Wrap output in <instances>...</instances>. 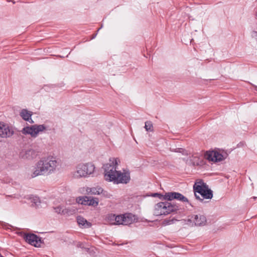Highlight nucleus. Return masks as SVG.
Listing matches in <instances>:
<instances>
[{"mask_svg": "<svg viewBox=\"0 0 257 257\" xmlns=\"http://www.w3.org/2000/svg\"><path fill=\"white\" fill-rule=\"evenodd\" d=\"M58 166L59 162L56 157L52 156L43 157L33 166L31 176L35 178L52 174L56 171Z\"/></svg>", "mask_w": 257, "mask_h": 257, "instance_id": "nucleus-1", "label": "nucleus"}, {"mask_svg": "<svg viewBox=\"0 0 257 257\" xmlns=\"http://www.w3.org/2000/svg\"><path fill=\"white\" fill-rule=\"evenodd\" d=\"M256 197H253L252 198L254 200L256 199Z\"/></svg>", "mask_w": 257, "mask_h": 257, "instance_id": "nucleus-28", "label": "nucleus"}, {"mask_svg": "<svg viewBox=\"0 0 257 257\" xmlns=\"http://www.w3.org/2000/svg\"><path fill=\"white\" fill-rule=\"evenodd\" d=\"M77 221L79 225L83 228H88L91 225V223L88 222L86 219L80 216L77 217Z\"/></svg>", "mask_w": 257, "mask_h": 257, "instance_id": "nucleus-17", "label": "nucleus"}, {"mask_svg": "<svg viewBox=\"0 0 257 257\" xmlns=\"http://www.w3.org/2000/svg\"><path fill=\"white\" fill-rule=\"evenodd\" d=\"M14 134V131L9 126L3 122H0V137L8 138Z\"/></svg>", "mask_w": 257, "mask_h": 257, "instance_id": "nucleus-11", "label": "nucleus"}, {"mask_svg": "<svg viewBox=\"0 0 257 257\" xmlns=\"http://www.w3.org/2000/svg\"><path fill=\"white\" fill-rule=\"evenodd\" d=\"M33 112L29 111L27 109H23L20 112V115L25 121H28L31 123H33L34 122L32 119V115Z\"/></svg>", "mask_w": 257, "mask_h": 257, "instance_id": "nucleus-15", "label": "nucleus"}, {"mask_svg": "<svg viewBox=\"0 0 257 257\" xmlns=\"http://www.w3.org/2000/svg\"><path fill=\"white\" fill-rule=\"evenodd\" d=\"M76 200L78 204L94 207L97 206L99 202L97 198L86 196L77 197Z\"/></svg>", "mask_w": 257, "mask_h": 257, "instance_id": "nucleus-8", "label": "nucleus"}, {"mask_svg": "<svg viewBox=\"0 0 257 257\" xmlns=\"http://www.w3.org/2000/svg\"><path fill=\"white\" fill-rule=\"evenodd\" d=\"M226 153H220L217 151H208L205 154V158L209 161L214 163L224 160L227 157Z\"/></svg>", "mask_w": 257, "mask_h": 257, "instance_id": "nucleus-7", "label": "nucleus"}, {"mask_svg": "<svg viewBox=\"0 0 257 257\" xmlns=\"http://www.w3.org/2000/svg\"><path fill=\"white\" fill-rule=\"evenodd\" d=\"M174 196V199H176L183 202H188V199L180 193L175 192Z\"/></svg>", "mask_w": 257, "mask_h": 257, "instance_id": "nucleus-18", "label": "nucleus"}, {"mask_svg": "<svg viewBox=\"0 0 257 257\" xmlns=\"http://www.w3.org/2000/svg\"><path fill=\"white\" fill-rule=\"evenodd\" d=\"M178 209L179 207L176 204L167 201L160 202L154 205L153 213L156 216L166 215Z\"/></svg>", "mask_w": 257, "mask_h": 257, "instance_id": "nucleus-4", "label": "nucleus"}, {"mask_svg": "<svg viewBox=\"0 0 257 257\" xmlns=\"http://www.w3.org/2000/svg\"><path fill=\"white\" fill-rule=\"evenodd\" d=\"M145 128L147 131H153V125L151 122L147 121L145 122Z\"/></svg>", "mask_w": 257, "mask_h": 257, "instance_id": "nucleus-21", "label": "nucleus"}, {"mask_svg": "<svg viewBox=\"0 0 257 257\" xmlns=\"http://www.w3.org/2000/svg\"><path fill=\"white\" fill-rule=\"evenodd\" d=\"M3 255L0 253V257H2Z\"/></svg>", "mask_w": 257, "mask_h": 257, "instance_id": "nucleus-30", "label": "nucleus"}, {"mask_svg": "<svg viewBox=\"0 0 257 257\" xmlns=\"http://www.w3.org/2000/svg\"><path fill=\"white\" fill-rule=\"evenodd\" d=\"M24 237L26 241L30 244L37 247L41 246V239L37 235L33 233L26 234Z\"/></svg>", "mask_w": 257, "mask_h": 257, "instance_id": "nucleus-10", "label": "nucleus"}, {"mask_svg": "<svg viewBox=\"0 0 257 257\" xmlns=\"http://www.w3.org/2000/svg\"><path fill=\"white\" fill-rule=\"evenodd\" d=\"M133 216L131 214L117 215L115 222H112L111 224L114 225H127L131 224L133 221Z\"/></svg>", "mask_w": 257, "mask_h": 257, "instance_id": "nucleus-9", "label": "nucleus"}, {"mask_svg": "<svg viewBox=\"0 0 257 257\" xmlns=\"http://www.w3.org/2000/svg\"><path fill=\"white\" fill-rule=\"evenodd\" d=\"M174 152L181 153L184 156H187L188 155L187 151L182 148L175 149Z\"/></svg>", "mask_w": 257, "mask_h": 257, "instance_id": "nucleus-22", "label": "nucleus"}, {"mask_svg": "<svg viewBox=\"0 0 257 257\" xmlns=\"http://www.w3.org/2000/svg\"><path fill=\"white\" fill-rule=\"evenodd\" d=\"M94 170V165L91 163H80L76 166L73 176L75 178L87 177L92 174Z\"/></svg>", "mask_w": 257, "mask_h": 257, "instance_id": "nucleus-5", "label": "nucleus"}, {"mask_svg": "<svg viewBox=\"0 0 257 257\" xmlns=\"http://www.w3.org/2000/svg\"><path fill=\"white\" fill-rule=\"evenodd\" d=\"M96 34L94 35L92 37V39L96 37Z\"/></svg>", "mask_w": 257, "mask_h": 257, "instance_id": "nucleus-27", "label": "nucleus"}, {"mask_svg": "<svg viewBox=\"0 0 257 257\" xmlns=\"http://www.w3.org/2000/svg\"><path fill=\"white\" fill-rule=\"evenodd\" d=\"M107 219L108 221H109V223L111 224V222H115L116 219V216H115L114 214L109 215L107 217Z\"/></svg>", "mask_w": 257, "mask_h": 257, "instance_id": "nucleus-23", "label": "nucleus"}, {"mask_svg": "<svg viewBox=\"0 0 257 257\" xmlns=\"http://www.w3.org/2000/svg\"><path fill=\"white\" fill-rule=\"evenodd\" d=\"M175 193V192H168V193H165V194L164 195L163 199L165 200H170V201L174 199Z\"/></svg>", "mask_w": 257, "mask_h": 257, "instance_id": "nucleus-20", "label": "nucleus"}, {"mask_svg": "<svg viewBox=\"0 0 257 257\" xmlns=\"http://www.w3.org/2000/svg\"><path fill=\"white\" fill-rule=\"evenodd\" d=\"M251 37L256 39L257 40V31H253L251 32Z\"/></svg>", "mask_w": 257, "mask_h": 257, "instance_id": "nucleus-26", "label": "nucleus"}, {"mask_svg": "<svg viewBox=\"0 0 257 257\" xmlns=\"http://www.w3.org/2000/svg\"><path fill=\"white\" fill-rule=\"evenodd\" d=\"M153 197H157L159 198L160 199H161L162 198H164V195H162L161 194L156 193H154L152 195Z\"/></svg>", "mask_w": 257, "mask_h": 257, "instance_id": "nucleus-25", "label": "nucleus"}, {"mask_svg": "<svg viewBox=\"0 0 257 257\" xmlns=\"http://www.w3.org/2000/svg\"><path fill=\"white\" fill-rule=\"evenodd\" d=\"M30 199L31 200V202L33 203L32 205L39 207L41 203L39 198L37 196H32Z\"/></svg>", "mask_w": 257, "mask_h": 257, "instance_id": "nucleus-19", "label": "nucleus"}, {"mask_svg": "<svg viewBox=\"0 0 257 257\" xmlns=\"http://www.w3.org/2000/svg\"><path fill=\"white\" fill-rule=\"evenodd\" d=\"M47 130L48 127L45 124H35L24 127L22 133L24 135H30L33 138H36L40 133Z\"/></svg>", "mask_w": 257, "mask_h": 257, "instance_id": "nucleus-6", "label": "nucleus"}, {"mask_svg": "<svg viewBox=\"0 0 257 257\" xmlns=\"http://www.w3.org/2000/svg\"><path fill=\"white\" fill-rule=\"evenodd\" d=\"M86 192L88 194L99 195L103 193V190L100 187H87L86 189Z\"/></svg>", "mask_w": 257, "mask_h": 257, "instance_id": "nucleus-16", "label": "nucleus"}, {"mask_svg": "<svg viewBox=\"0 0 257 257\" xmlns=\"http://www.w3.org/2000/svg\"><path fill=\"white\" fill-rule=\"evenodd\" d=\"M54 210L56 212H57L58 214H63V215H71L72 214L76 212V209L75 208H64L63 206H59L57 207H55Z\"/></svg>", "mask_w": 257, "mask_h": 257, "instance_id": "nucleus-12", "label": "nucleus"}, {"mask_svg": "<svg viewBox=\"0 0 257 257\" xmlns=\"http://www.w3.org/2000/svg\"><path fill=\"white\" fill-rule=\"evenodd\" d=\"M194 195L197 199L202 201L203 199H211L212 191L202 180L196 181L193 185Z\"/></svg>", "mask_w": 257, "mask_h": 257, "instance_id": "nucleus-3", "label": "nucleus"}, {"mask_svg": "<svg viewBox=\"0 0 257 257\" xmlns=\"http://www.w3.org/2000/svg\"><path fill=\"white\" fill-rule=\"evenodd\" d=\"M191 220L193 221L195 225L201 226L205 224L206 219L203 215H194L191 217Z\"/></svg>", "mask_w": 257, "mask_h": 257, "instance_id": "nucleus-14", "label": "nucleus"}, {"mask_svg": "<svg viewBox=\"0 0 257 257\" xmlns=\"http://www.w3.org/2000/svg\"><path fill=\"white\" fill-rule=\"evenodd\" d=\"M173 222H174V219H166L163 221V223L165 225L171 224L173 223Z\"/></svg>", "mask_w": 257, "mask_h": 257, "instance_id": "nucleus-24", "label": "nucleus"}, {"mask_svg": "<svg viewBox=\"0 0 257 257\" xmlns=\"http://www.w3.org/2000/svg\"><path fill=\"white\" fill-rule=\"evenodd\" d=\"M102 26H101V28H100L99 29H98V31H99V30L102 28Z\"/></svg>", "mask_w": 257, "mask_h": 257, "instance_id": "nucleus-29", "label": "nucleus"}, {"mask_svg": "<svg viewBox=\"0 0 257 257\" xmlns=\"http://www.w3.org/2000/svg\"><path fill=\"white\" fill-rule=\"evenodd\" d=\"M117 160V158H110L109 162L103 166L105 179L116 184H126L130 180V173L116 171Z\"/></svg>", "mask_w": 257, "mask_h": 257, "instance_id": "nucleus-2", "label": "nucleus"}, {"mask_svg": "<svg viewBox=\"0 0 257 257\" xmlns=\"http://www.w3.org/2000/svg\"><path fill=\"white\" fill-rule=\"evenodd\" d=\"M36 156L35 151L33 149L22 151L20 153V157L23 159L32 160Z\"/></svg>", "mask_w": 257, "mask_h": 257, "instance_id": "nucleus-13", "label": "nucleus"}]
</instances>
